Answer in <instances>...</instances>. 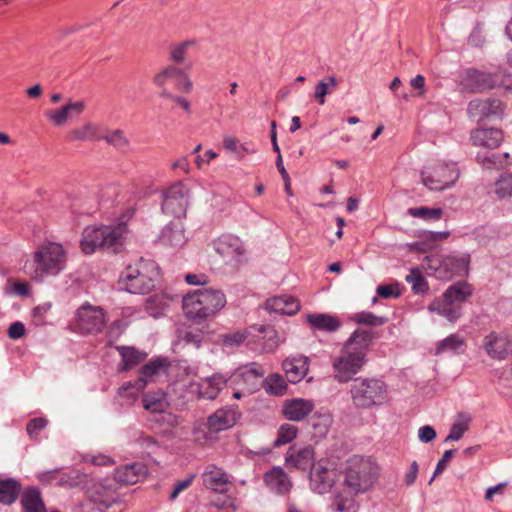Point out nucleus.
I'll return each instance as SVG.
<instances>
[{
    "label": "nucleus",
    "mask_w": 512,
    "mask_h": 512,
    "mask_svg": "<svg viewBox=\"0 0 512 512\" xmlns=\"http://www.w3.org/2000/svg\"><path fill=\"white\" fill-rule=\"evenodd\" d=\"M258 331L260 334H264L262 338L266 339L263 342L262 351L266 353L275 351L279 345L275 329L270 326H260Z\"/></svg>",
    "instance_id": "603ef678"
},
{
    "label": "nucleus",
    "mask_w": 512,
    "mask_h": 512,
    "mask_svg": "<svg viewBox=\"0 0 512 512\" xmlns=\"http://www.w3.org/2000/svg\"><path fill=\"white\" fill-rule=\"evenodd\" d=\"M351 320L357 324L368 325V326H381L387 322V318L383 316H377L372 312L362 311L355 313L351 316Z\"/></svg>",
    "instance_id": "8fccbe9b"
},
{
    "label": "nucleus",
    "mask_w": 512,
    "mask_h": 512,
    "mask_svg": "<svg viewBox=\"0 0 512 512\" xmlns=\"http://www.w3.org/2000/svg\"><path fill=\"white\" fill-rule=\"evenodd\" d=\"M431 312L438 313L450 322H455L461 316L459 306L448 304L445 300H434L428 307Z\"/></svg>",
    "instance_id": "e433bc0d"
},
{
    "label": "nucleus",
    "mask_w": 512,
    "mask_h": 512,
    "mask_svg": "<svg viewBox=\"0 0 512 512\" xmlns=\"http://www.w3.org/2000/svg\"><path fill=\"white\" fill-rule=\"evenodd\" d=\"M332 424V417L328 413L316 415L312 418V426L315 430V436L324 437Z\"/></svg>",
    "instance_id": "5fc2aeb1"
},
{
    "label": "nucleus",
    "mask_w": 512,
    "mask_h": 512,
    "mask_svg": "<svg viewBox=\"0 0 512 512\" xmlns=\"http://www.w3.org/2000/svg\"><path fill=\"white\" fill-rule=\"evenodd\" d=\"M469 262L470 256L467 254H464L460 257L447 256L443 259L441 267L445 270H449V273L446 275V278L450 279L454 275H461L462 273H467Z\"/></svg>",
    "instance_id": "2f4dec72"
},
{
    "label": "nucleus",
    "mask_w": 512,
    "mask_h": 512,
    "mask_svg": "<svg viewBox=\"0 0 512 512\" xmlns=\"http://www.w3.org/2000/svg\"><path fill=\"white\" fill-rule=\"evenodd\" d=\"M47 425V421L44 418H35L29 421L27 424V433L31 436H37L38 432L44 429Z\"/></svg>",
    "instance_id": "e2e57ef3"
},
{
    "label": "nucleus",
    "mask_w": 512,
    "mask_h": 512,
    "mask_svg": "<svg viewBox=\"0 0 512 512\" xmlns=\"http://www.w3.org/2000/svg\"><path fill=\"white\" fill-rule=\"evenodd\" d=\"M483 348L490 358L496 360H504L509 354L507 340L495 332H491L485 336L483 339Z\"/></svg>",
    "instance_id": "cd10ccee"
},
{
    "label": "nucleus",
    "mask_w": 512,
    "mask_h": 512,
    "mask_svg": "<svg viewBox=\"0 0 512 512\" xmlns=\"http://www.w3.org/2000/svg\"><path fill=\"white\" fill-rule=\"evenodd\" d=\"M466 84L475 92H483L495 87H502L507 91H512V76L504 71L490 73L469 69L466 73Z\"/></svg>",
    "instance_id": "1a4fd4ad"
},
{
    "label": "nucleus",
    "mask_w": 512,
    "mask_h": 512,
    "mask_svg": "<svg viewBox=\"0 0 512 512\" xmlns=\"http://www.w3.org/2000/svg\"><path fill=\"white\" fill-rule=\"evenodd\" d=\"M505 105L494 98L474 99L468 103L467 114L477 121L501 118L504 114Z\"/></svg>",
    "instance_id": "2eb2a0df"
},
{
    "label": "nucleus",
    "mask_w": 512,
    "mask_h": 512,
    "mask_svg": "<svg viewBox=\"0 0 512 512\" xmlns=\"http://www.w3.org/2000/svg\"><path fill=\"white\" fill-rule=\"evenodd\" d=\"M21 491V484L14 479H0V503L12 504Z\"/></svg>",
    "instance_id": "58836bf2"
},
{
    "label": "nucleus",
    "mask_w": 512,
    "mask_h": 512,
    "mask_svg": "<svg viewBox=\"0 0 512 512\" xmlns=\"http://www.w3.org/2000/svg\"><path fill=\"white\" fill-rule=\"evenodd\" d=\"M85 108L86 102L84 100H69L62 107L48 111L46 117L53 125L60 127L65 125L74 116L81 115Z\"/></svg>",
    "instance_id": "aec40b11"
},
{
    "label": "nucleus",
    "mask_w": 512,
    "mask_h": 512,
    "mask_svg": "<svg viewBox=\"0 0 512 512\" xmlns=\"http://www.w3.org/2000/svg\"><path fill=\"white\" fill-rule=\"evenodd\" d=\"M298 428L293 424H283L278 430L275 446L285 445L291 442L297 435Z\"/></svg>",
    "instance_id": "4d7b16f0"
},
{
    "label": "nucleus",
    "mask_w": 512,
    "mask_h": 512,
    "mask_svg": "<svg viewBox=\"0 0 512 512\" xmlns=\"http://www.w3.org/2000/svg\"><path fill=\"white\" fill-rule=\"evenodd\" d=\"M338 475L334 468L319 462L310 473V489L319 495L329 493L337 481Z\"/></svg>",
    "instance_id": "a211bd4d"
},
{
    "label": "nucleus",
    "mask_w": 512,
    "mask_h": 512,
    "mask_svg": "<svg viewBox=\"0 0 512 512\" xmlns=\"http://www.w3.org/2000/svg\"><path fill=\"white\" fill-rule=\"evenodd\" d=\"M306 320L314 329L326 332H335L342 324L338 317L324 313L310 314Z\"/></svg>",
    "instance_id": "c756f323"
},
{
    "label": "nucleus",
    "mask_w": 512,
    "mask_h": 512,
    "mask_svg": "<svg viewBox=\"0 0 512 512\" xmlns=\"http://www.w3.org/2000/svg\"><path fill=\"white\" fill-rule=\"evenodd\" d=\"M405 280L411 284L415 293H424L428 290V284L418 268H412Z\"/></svg>",
    "instance_id": "864d4df0"
},
{
    "label": "nucleus",
    "mask_w": 512,
    "mask_h": 512,
    "mask_svg": "<svg viewBox=\"0 0 512 512\" xmlns=\"http://www.w3.org/2000/svg\"><path fill=\"white\" fill-rule=\"evenodd\" d=\"M282 368L291 383H298L308 373L309 358L303 355L290 356L283 361Z\"/></svg>",
    "instance_id": "b1692460"
},
{
    "label": "nucleus",
    "mask_w": 512,
    "mask_h": 512,
    "mask_svg": "<svg viewBox=\"0 0 512 512\" xmlns=\"http://www.w3.org/2000/svg\"><path fill=\"white\" fill-rule=\"evenodd\" d=\"M67 252L60 243L48 242L33 252L24 263V272L31 280L44 282L47 277L59 275L66 267Z\"/></svg>",
    "instance_id": "f257e3e1"
},
{
    "label": "nucleus",
    "mask_w": 512,
    "mask_h": 512,
    "mask_svg": "<svg viewBox=\"0 0 512 512\" xmlns=\"http://www.w3.org/2000/svg\"><path fill=\"white\" fill-rule=\"evenodd\" d=\"M165 361L155 359L145 364L137 380L128 382L120 389V395L123 397L135 398L144 390L146 385L154 380V377L165 371Z\"/></svg>",
    "instance_id": "ddd939ff"
},
{
    "label": "nucleus",
    "mask_w": 512,
    "mask_h": 512,
    "mask_svg": "<svg viewBox=\"0 0 512 512\" xmlns=\"http://www.w3.org/2000/svg\"><path fill=\"white\" fill-rule=\"evenodd\" d=\"M470 422L471 416L469 414H459L457 420L452 424L450 433L445 438V442L460 440L463 437L464 433L468 430Z\"/></svg>",
    "instance_id": "a18cd8bd"
},
{
    "label": "nucleus",
    "mask_w": 512,
    "mask_h": 512,
    "mask_svg": "<svg viewBox=\"0 0 512 512\" xmlns=\"http://www.w3.org/2000/svg\"><path fill=\"white\" fill-rule=\"evenodd\" d=\"M161 209L166 215L180 218L186 215L190 190L181 182L174 183L162 195Z\"/></svg>",
    "instance_id": "9b49d317"
},
{
    "label": "nucleus",
    "mask_w": 512,
    "mask_h": 512,
    "mask_svg": "<svg viewBox=\"0 0 512 512\" xmlns=\"http://www.w3.org/2000/svg\"><path fill=\"white\" fill-rule=\"evenodd\" d=\"M459 177L455 163H437L422 171V182L431 191L451 188Z\"/></svg>",
    "instance_id": "6e6552de"
},
{
    "label": "nucleus",
    "mask_w": 512,
    "mask_h": 512,
    "mask_svg": "<svg viewBox=\"0 0 512 512\" xmlns=\"http://www.w3.org/2000/svg\"><path fill=\"white\" fill-rule=\"evenodd\" d=\"M74 323L80 333L97 334L105 327L106 317L100 306L85 302L76 310Z\"/></svg>",
    "instance_id": "9d476101"
},
{
    "label": "nucleus",
    "mask_w": 512,
    "mask_h": 512,
    "mask_svg": "<svg viewBox=\"0 0 512 512\" xmlns=\"http://www.w3.org/2000/svg\"><path fill=\"white\" fill-rule=\"evenodd\" d=\"M101 139L119 151L127 150L130 147V140L121 129L110 130Z\"/></svg>",
    "instance_id": "49530a36"
},
{
    "label": "nucleus",
    "mask_w": 512,
    "mask_h": 512,
    "mask_svg": "<svg viewBox=\"0 0 512 512\" xmlns=\"http://www.w3.org/2000/svg\"><path fill=\"white\" fill-rule=\"evenodd\" d=\"M472 289L466 282H457L451 285L443 294V300L447 301L448 304H461L471 296Z\"/></svg>",
    "instance_id": "7c9ffc66"
},
{
    "label": "nucleus",
    "mask_w": 512,
    "mask_h": 512,
    "mask_svg": "<svg viewBox=\"0 0 512 512\" xmlns=\"http://www.w3.org/2000/svg\"><path fill=\"white\" fill-rule=\"evenodd\" d=\"M228 383V378L220 373L201 379L200 382H191L189 392L198 398L207 400L215 399Z\"/></svg>",
    "instance_id": "dca6fc26"
},
{
    "label": "nucleus",
    "mask_w": 512,
    "mask_h": 512,
    "mask_svg": "<svg viewBox=\"0 0 512 512\" xmlns=\"http://www.w3.org/2000/svg\"><path fill=\"white\" fill-rule=\"evenodd\" d=\"M126 232L125 223L87 226L82 233L81 249L85 254H93L98 249L117 253L124 245Z\"/></svg>",
    "instance_id": "f03ea898"
},
{
    "label": "nucleus",
    "mask_w": 512,
    "mask_h": 512,
    "mask_svg": "<svg viewBox=\"0 0 512 512\" xmlns=\"http://www.w3.org/2000/svg\"><path fill=\"white\" fill-rule=\"evenodd\" d=\"M203 484L207 489L218 493L228 492L231 481L229 475L215 465H210L202 475Z\"/></svg>",
    "instance_id": "412c9836"
},
{
    "label": "nucleus",
    "mask_w": 512,
    "mask_h": 512,
    "mask_svg": "<svg viewBox=\"0 0 512 512\" xmlns=\"http://www.w3.org/2000/svg\"><path fill=\"white\" fill-rule=\"evenodd\" d=\"M367 362L366 352L343 345L339 355L332 361L334 378L340 383L350 381Z\"/></svg>",
    "instance_id": "0eeeda50"
},
{
    "label": "nucleus",
    "mask_w": 512,
    "mask_h": 512,
    "mask_svg": "<svg viewBox=\"0 0 512 512\" xmlns=\"http://www.w3.org/2000/svg\"><path fill=\"white\" fill-rule=\"evenodd\" d=\"M470 139L474 146L495 149L503 142V132L498 128H477L472 130Z\"/></svg>",
    "instance_id": "5701e85b"
},
{
    "label": "nucleus",
    "mask_w": 512,
    "mask_h": 512,
    "mask_svg": "<svg viewBox=\"0 0 512 512\" xmlns=\"http://www.w3.org/2000/svg\"><path fill=\"white\" fill-rule=\"evenodd\" d=\"M73 512H104L94 501L87 500L77 505Z\"/></svg>",
    "instance_id": "774afa93"
},
{
    "label": "nucleus",
    "mask_w": 512,
    "mask_h": 512,
    "mask_svg": "<svg viewBox=\"0 0 512 512\" xmlns=\"http://www.w3.org/2000/svg\"><path fill=\"white\" fill-rule=\"evenodd\" d=\"M117 350L119 351L122 358V370L131 369L133 366L138 365L144 361L147 357L145 352L139 351L133 347L121 346L117 347Z\"/></svg>",
    "instance_id": "4c0bfd02"
},
{
    "label": "nucleus",
    "mask_w": 512,
    "mask_h": 512,
    "mask_svg": "<svg viewBox=\"0 0 512 512\" xmlns=\"http://www.w3.org/2000/svg\"><path fill=\"white\" fill-rule=\"evenodd\" d=\"M374 338V333L371 330L358 328L349 336L344 344L367 353L368 347L372 344Z\"/></svg>",
    "instance_id": "473e14b6"
},
{
    "label": "nucleus",
    "mask_w": 512,
    "mask_h": 512,
    "mask_svg": "<svg viewBox=\"0 0 512 512\" xmlns=\"http://www.w3.org/2000/svg\"><path fill=\"white\" fill-rule=\"evenodd\" d=\"M191 68L192 63L186 65L185 69L183 70V75H181L180 78L178 79L180 81V83L178 84V88L185 92H190L193 88V82L187 73V71Z\"/></svg>",
    "instance_id": "69168bd1"
},
{
    "label": "nucleus",
    "mask_w": 512,
    "mask_h": 512,
    "mask_svg": "<svg viewBox=\"0 0 512 512\" xmlns=\"http://www.w3.org/2000/svg\"><path fill=\"white\" fill-rule=\"evenodd\" d=\"M315 462V452L311 446H291L285 454V465L288 469L306 471Z\"/></svg>",
    "instance_id": "6ab92c4d"
},
{
    "label": "nucleus",
    "mask_w": 512,
    "mask_h": 512,
    "mask_svg": "<svg viewBox=\"0 0 512 512\" xmlns=\"http://www.w3.org/2000/svg\"><path fill=\"white\" fill-rule=\"evenodd\" d=\"M215 252L222 260L231 266L239 265L245 256V249L242 241L230 234L222 235L213 241Z\"/></svg>",
    "instance_id": "4468645a"
},
{
    "label": "nucleus",
    "mask_w": 512,
    "mask_h": 512,
    "mask_svg": "<svg viewBox=\"0 0 512 512\" xmlns=\"http://www.w3.org/2000/svg\"><path fill=\"white\" fill-rule=\"evenodd\" d=\"M380 471L372 458L355 455L347 461L344 485L354 496L368 493L378 482Z\"/></svg>",
    "instance_id": "7ed1b4c3"
},
{
    "label": "nucleus",
    "mask_w": 512,
    "mask_h": 512,
    "mask_svg": "<svg viewBox=\"0 0 512 512\" xmlns=\"http://www.w3.org/2000/svg\"><path fill=\"white\" fill-rule=\"evenodd\" d=\"M265 308L282 315H294L300 308L299 301L290 295H280L268 299Z\"/></svg>",
    "instance_id": "c85d7f7f"
},
{
    "label": "nucleus",
    "mask_w": 512,
    "mask_h": 512,
    "mask_svg": "<svg viewBox=\"0 0 512 512\" xmlns=\"http://www.w3.org/2000/svg\"><path fill=\"white\" fill-rule=\"evenodd\" d=\"M353 405L358 409L382 406L388 399V387L378 378L359 377L350 387Z\"/></svg>",
    "instance_id": "423d86ee"
},
{
    "label": "nucleus",
    "mask_w": 512,
    "mask_h": 512,
    "mask_svg": "<svg viewBox=\"0 0 512 512\" xmlns=\"http://www.w3.org/2000/svg\"><path fill=\"white\" fill-rule=\"evenodd\" d=\"M78 475H71L61 472L59 469V475L57 478V485L60 487H73L79 483Z\"/></svg>",
    "instance_id": "680f3d73"
},
{
    "label": "nucleus",
    "mask_w": 512,
    "mask_h": 512,
    "mask_svg": "<svg viewBox=\"0 0 512 512\" xmlns=\"http://www.w3.org/2000/svg\"><path fill=\"white\" fill-rule=\"evenodd\" d=\"M168 302L162 296L155 295L146 300L144 309L152 317L157 318L167 310Z\"/></svg>",
    "instance_id": "09e8293b"
},
{
    "label": "nucleus",
    "mask_w": 512,
    "mask_h": 512,
    "mask_svg": "<svg viewBox=\"0 0 512 512\" xmlns=\"http://www.w3.org/2000/svg\"><path fill=\"white\" fill-rule=\"evenodd\" d=\"M407 213L412 217L424 220H439L442 217L443 211L440 208L421 206L409 208Z\"/></svg>",
    "instance_id": "3c124183"
},
{
    "label": "nucleus",
    "mask_w": 512,
    "mask_h": 512,
    "mask_svg": "<svg viewBox=\"0 0 512 512\" xmlns=\"http://www.w3.org/2000/svg\"><path fill=\"white\" fill-rule=\"evenodd\" d=\"M265 391L273 396H283L287 391V383L284 377L278 373L268 375L262 381Z\"/></svg>",
    "instance_id": "ea45409f"
},
{
    "label": "nucleus",
    "mask_w": 512,
    "mask_h": 512,
    "mask_svg": "<svg viewBox=\"0 0 512 512\" xmlns=\"http://www.w3.org/2000/svg\"><path fill=\"white\" fill-rule=\"evenodd\" d=\"M267 487L276 494H286L292 487V482L281 467H274L264 475Z\"/></svg>",
    "instance_id": "bb28decb"
},
{
    "label": "nucleus",
    "mask_w": 512,
    "mask_h": 512,
    "mask_svg": "<svg viewBox=\"0 0 512 512\" xmlns=\"http://www.w3.org/2000/svg\"><path fill=\"white\" fill-rule=\"evenodd\" d=\"M184 69L171 62L154 75L152 82L156 87L166 86L167 82L178 80Z\"/></svg>",
    "instance_id": "f704fd0d"
},
{
    "label": "nucleus",
    "mask_w": 512,
    "mask_h": 512,
    "mask_svg": "<svg viewBox=\"0 0 512 512\" xmlns=\"http://www.w3.org/2000/svg\"><path fill=\"white\" fill-rule=\"evenodd\" d=\"M314 409V403L308 399L294 398L286 400L283 406L284 416L290 421H301Z\"/></svg>",
    "instance_id": "a878e982"
},
{
    "label": "nucleus",
    "mask_w": 512,
    "mask_h": 512,
    "mask_svg": "<svg viewBox=\"0 0 512 512\" xmlns=\"http://www.w3.org/2000/svg\"><path fill=\"white\" fill-rule=\"evenodd\" d=\"M477 162L481 164L486 169H498L503 167V161L500 157V154L492 153L488 154H478Z\"/></svg>",
    "instance_id": "13d9d810"
},
{
    "label": "nucleus",
    "mask_w": 512,
    "mask_h": 512,
    "mask_svg": "<svg viewBox=\"0 0 512 512\" xmlns=\"http://www.w3.org/2000/svg\"><path fill=\"white\" fill-rule=\"evenodd\" d=\"M250 332L248 331H234L222 334L220 336V342L226 347H238L248 338Z\"/></svg>",
    "instance_id": "6e6d98bb"
},
{
    "label": "nucleus",
    "mask_w": 512,
    "mask_h": 512,
    "mask_svg": "<svg viewBox=\"0 0 512 512\" xmlns=\"http://www.w3.org/2000/svg\"><path fill=\"white\" fill-rule=\"evenodd\" d=\"M183 311L190 319H205L220 312L227 300L223 291L203 288L183 297Z\"/></svg>",
    "instance_id": "20e7f679"
},
{
    "label": "nucleus",
    "mask_w": 512,
    "mask_h": 512,
    "mask_svg": "<svg viewBox=\"0 0 512 512\" xmlns=\"http://www.w3.org/2000/svg\"><path fill=\"white\" fill-rule=\"evenodd\" d=\"M237 419L238 412L236 409L232 407L221 408L208 417L207 424L210 431L220 432L234 426Z\"/></svg>",
    "instance_id": "393cba45"
},
{
    "label": "nucleus",
    "mask_w": 512,
    "mask_h": 512,
    "mask_svg": "<svg viewBox=\"0 0 512 512\" xmlns=\"http://www.w3.org/2000/svg\"><path fill=\"white\" fill-rule=\"evenodd\" d=\"M454 454V450H446L441 459L438 461L436 467H435V471H434V474L432 476V478L430 479L429 481V484H431L435 477L439 474H441L447 467L448 463L450 462L452 456Z\"/></svg>",
    "instance_id": "052dcab7"
},
{
    "label": "nucleus",
    "mask_w": 512,
    "mask_h": 512,
    "mask_svg": "<svg viewBox=\"0 0 512 512\" xmlns=\"http://www.w3.org/2000/svg\"><path fill=\"white\" fill-rule=\"evenodd\" d=\"M70 141H95L101 139L97 125L86 122L68 133Z\"/></svg>",
    "instance_id": "c9c22d12"
},
{
    "label": "nucleus",
    "mask_w": 512,
    "mask_h": 512,
    "mask_svg": "<svg viewBox=\"0 0 512 512\" xmlns=\"http://www.w3.org/2000/svg\"><path fill=\"white\" fill-rule=\"evenodd\" d=\"M142 401L143 406L147 411L151 414H159L161 416V420L168 426H175L178 424V417L168 412L170 403L164 393H148L143 396Z\"/></svg>",
    "instance_id": "f3484780"
},
{
    "label": "nucleus",
    "mask_w": 512,
    "mask_h": 512,
    "mask_svg": "<svg viewBox=\"0 0 512 512\" xmlns=\"http://www.w3.org/2000/svg\"><path fill=\"white\" fill-rule=\"evenodd\" d=\"M141 467L137 464L124 465L115 471V480L120 484H135L139 479Z\"/></svg>",
    "instance_id": "37998d69"
},
{
    "label": "nucleus",
    "mask_w": 512,
    "mask_h": 512,
    "mask_svg": "<svg viewBox=\"0 0 512 512\" xmlns=\"http://www.w3.org/2000/svg\"><path fill=\"white\" fill-rule=\"evenodd\" d=\"M465 347V339L458 334H451L442 341L436 347V355L444 354V353H460L461 350Z\"/></svg>",
    "instance_id": "a19ab883"
},
{
    "label": "nucleus",
    "mask_w": 512,
    "mask_h": 512,
    "mask_svg": "<svg viewBox=\"0 0 512 512\" xmlns=\"http://www.w3.org/2000/svg\"><path fill=\"white\" fill-rule=\"evenodd\" d=\"M23 512H46L39 490L27 489L21 498Z\"/></svg>",
    "instance_id": "72a5a7b5"
},
{
    "label": "nucleus",
    "mask_w": 512,
    "mask_h": 512,
    "mask_svg": "<svg viewBox=\"0 0 512 512\" xmlns=\"http://www.w3.org/2000/svg\"><path fill=\"white\" fill-rule=\"evenodd\" d=\"M338 86V81L335 76H327L315 86L314 97L319 105H324L326 96L331 94Z\"/></svg>",
    "instance_id": "79ce46f5"
},
{
    "label": "nucleus",
    "mask_w": 512,
    "mask_h": 512,
    "mask_svg": "<svg viewBox=\"0 0 512 512\" xmlns=\"http://www.w3.org/2000/svg\"><path fill=\"white\" fill-rule=\"evenodd\" d=\"M418 438L422 443L432 442L436 438V430L430 425L422 426L418 430Z\"/></svg>",
    "instance_id": "0e129e2a"
},
{
    "label": "nucleus",
    "mask_w": 512,
    "mask_h": 512,
    "mask_svg": "<svg viewBox=\"0 0 512 512\" xmlns=\"http://www.w3.org/2000/svg\"><path fill=\"white\" fill-rule=\"evenodd\" d=\"M159 241L163 246L179 249L186 245L188 238L181 222H170L161 231Z\"/></svg>",
    "instance_id": "4be33fe9"
},
{
    "label": "nucleus",
    "mask_w": 512,
    "mask_h": 512,
    "mask_svg": "<svg viewBox=\"0 0 512 512\" xmlns=\"http://www.w3.org/2000/svg\"><path fill=\"white\" fill-rule=\"evenodd\" d=\"M59 469L42 471L37 474V479L43 484H51L53 481L57 482Z\"/></svg>",
    "instance_id": "338daca9"
},
{
    "label": "nucleus",
    "mask_w": 512,
    "mask_h": 512,
    "mask_svg": "<svg viewBox=\"0 0 512 512\" xmlns=\"http://www.w3.org/2000/svg\"><path fill=\"white\" fill-rule=\"evenodd\" d=\"M493 192L499 199L512 197V173L502 174L494 183Z\"/></svg>",
    "instance_id": "de8ad7c7"
},
{
    "label": "nucleus",
    "mask_w": 512,
    "mask_h": 512,
    "mask_svg": "<svg viewBox=\"0 0 512 512\" xmlns=\"http://www.w3.org/2000/svg\"><path fill=\"white\" fill-rule=\"evenodd\" d=\"M159 270L154 261L141 260L128 266L119 277L121 289L132 294H146L154 287Z\"/></svg>",
    "instance_id": "39448f33"
},
{
    "label": "nucleus",
    "mask_w": 512,
    "mask_h": 512,
    "mask_svg": "<svg viewBox=\"0 0 512 512\" xmlns=\"http://www.w3.org/2000/svg\"><path fill=\"white\" fill-rule=\"evenodd\" d=\"M194 45V40H185L172 45L168 54L170 62L176 65L184 63L190 48H192Z\"/></svg>",
    "instance_id": "c03bdc74"
},
{
    "label": "nucleus",
    "mask_w": 512,
    "mask_h": 512,
    "mask_svg": "<svg viewBox=\"0 0 512 512\" xmlns=\"http://www.w3.org/2000/svg\"><path fill=\"white\" fill-rule=\"evenodd\" d=\"M265 369L257 363H248L238 367L231 376V382L243 392L251 394L262 384Z\"/></svg>",
    "instance_id": "f8f14e48"
},
{
    "label": "nucleus",
    "mask_w": 512,
    "mask_h": 512,
    "mask_svg": "<svg viewBox=\"0 0 512 512\" xmlns=\"http://www.w3.org/2000/svg\"><path fill=\"white\" fill-rule=\"evenodd\" d=\"M377 294L384 299L398 298L401 295V291L398 283L380 285L376 289Z\"/></svg>",
    "instance_id": "bf43d9fd"
}]
</instances>
